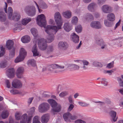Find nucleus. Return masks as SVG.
Returning a JSON list of instances; mask_svg holds the SVG:
<instances>
[{
    "label": "nucleus",
    "mask_w": 123,
    "mask_h": 123,
    "mask_svg": "<svg viewBox=\"0 0 123 123\" xmlns=\"http://www.w3.org/2000/svg\"><path fill=\"white\" fill-rule=\"evenodd\" d=\"M54 18L57 26H56L48 25L45 29V31L48 35L47 38L48 43H50L53 41L54 39V35L59 29H61L62 25L61 22L62 18L59 12H57L55 13Z\"/></svg>",
    "instance_id": "f257e3e1"
},
{
    "label": "nucleus",
    "mask_w": 123,
    "mask_h": 123,
    "mask_svg": "<svg viewBox=\"0 0 123 123\" xmlns=\"http://www.w3.org/2000/svg\"><path fill=\"white\" fill-rule=\"evenodd\" d=\"M48 102L52 107V111L54 115L56 114V113L60 112L61 110V107L60 105H57V102L54 100L49 99L48 100Z\"/></svg>",
    "instance_id": "f03ea898"
},
{
    "label": "nucleus",
    "mask_w": 123,
    "mask_h": 123,
    "mask_svg": "<svg viewBox=\"0 0 123 123\" xmlns=\"http://www.w3.org/2000/svg\"><path fill=\"white\" fill-rule=\"evenodd\" d=\"M37 22L38 25L45 28L46 22L44 15L43 14L38 15L37 19Z\"/></svg>",
    "instance_id": "7ed1b4c3"
},
{
    "label": "nucleus",
    "mask_w": 123,
    "mask_h": 123,
    "mask_svg": "<svg viewBox=\"0 0 123 123\" xmlns=\"http://www.w3.org/2000/svg\"><path fill=\"white\" fill-rule=\"evenodd\" d=\"M24 11L29 16H33L36 14L35 8L32 6L28 5L27 6L25 7Z\"/></svg>",
    "instance_id": "20e7f679"
},
{
    "label": "nucleus",
    "mask_w": 123,
    "mask_h": 123,
    "mask_svg": "<svg viewBox=\"0 0 123 123\" xmlns=\"http://www.w3.org/2000/svg\"><path fill=\"white\" fill-rule=\"evenodd\" d=\"M27 54L26 52L23 48L20 49L19 55L18 56L15 60V63H18L22 61L24 59Z\"/></svg>",
    "instance_id": "39448f33"
},
{
    "label": "nucleus",
    "mask_w": 123,
    "mask_h": 123,
    "mask_svg": "<svg viewBox=\"0 0 123 123\" xmlns=\"http://www.w3.org/2000/svg\"><path fill=\"white\" fill-rule=\"evenodd\" d=\"M38 45L39 49L42 51L45 50L47 46L46 40L43 38L40 39L38 40Z\"/></svg>",
    "instance_id": "423d86ee"
},
{
    "label": "nucleus",
    "mask_w": 123,
    "mask_h": 123,
    "mask_svg": "<svg viewBox=\"0 0 123 123\" xmlns=\"http://www.w3.org/2000/svg\"><path fill=\"white\" fill-rule=\"evenodd\" d=\"M15 116V118L16 120H18L20 119L21 120L20 123H26L27 118L28 119L27 123H31L32 116Z\"/></svg>",
    "instance_id": "0eeeda50"
},
{
    "label": "nucleus",
    "mask_w": 123,
    "mask_h": 123,
    "mask_svg": "<svg viewBox=\"0 0 123 123\" xmlns=\"http://www.w3.org/2000/svg\"><path fill=\"white\" fill-rule=\"evenodd\" d=\"M50 105L47 103H43L40 104L38 107V111L41 113H44L48 111Z\"/></svg>",
    "instance_id": "6e6552de"
},
{
    "label": "nucleus",
    "mask_w": 123,
    "mask_h": 123,
    "mask_svg": "<svg viewBox=\"0 0 123 123\" xmlns=\"http://www.w3.org/2000/svg\"><path fill=\"white\" fill-rule=\"evenodd\" d=\"M64 67L63 66L59 65L56 64H54L51 65L50 68V70L52 72L57 73L59 72V71L57 69H63Z\"/></svg>",
    "instance_id": "1a4fd4ad"
},
{
    "label": "nucleus",
    "mask_w": 123,
    "mask_h": 123,
    "mask_svg": "<svg viewBox=\"0 0 123 123\" xmlns=\"http://www.w3.org/2000/svg\"><path fill=\"white\" fill-rule=\"evenodd\" d=\"M98 6L96 3L92 2L90 3L88 6L87 9L89 11L91 12H94L96 10Z\"/></svg>",
    "instance_id": "9d476101"
},
{
    "label": "nucleus",
    "mask_w": 123,
    "mask_h": 123,
    "mask_svg": "<svg viewBox=\"0 0 123 123\" xmlns=\"http://www.w3.org/2000/svg\"><path fill=\"white\" fill-rule=\"evenodd\" d=\"M24 69L22 67H20L17 69L16 71V75L17 77L21 79L23 77V74L24 73Z\"/></svg>",
    "instance_id": "9b49d317"
},
{
    "label": "nucleus",
    "mask_w": 123,
    "mask_h": 123,
    "mask_svg": "<svg viewBox=\"0 0 123 123\" xmlns=\"http://www.w3.org/2000/svg\"><path fill=\"white\" fill-rule=\"evenodd\" d=\"M15 70L13 68H10L7 69L6 72L7 75L10 78H12L14 77Z\"/></svg>",
    "instance_id": "f8f14e48"
},
{
    "label": "nucleus",
    "mask_w": 123,
    "mask_h": 123,
    "mask_svg": "<svg viewBox=\"0 0 123 123\" xmlns=\"http://www.w3.org/2000/svg\"><path fill=\"white\" fill-rule=\"evenodd\" d=\"M12 86L15 88H19L22 87V84L21 82L17 79H15L12 82Z\"/></svg>",
    "instance_id": "ddd939ff"
},
{
    "label": "nucleus",
    "mask_w": 123,
    "mask_h": 123,
    "mask_svg": "<svg viewBox=\"0 0 123 123\" xmlns=\"http://www.w3.org/2000/svg\"><path fill=\"white\" fill-rule=\"evenodd\" d=\"M58 46L59 49L65 50L68 47V45L66 42L61 41L59 43Z\"/></svg>",
    "instance_id": "4468645a"
},
{
    "label": "nucleus",
    "mask_w": 123,
    "mask_h": 123,
    "mask_svg": "<svg viewBox=\"0 0 123 123\" xmlns=\"http://www.w3.org/2000/svg\"><path fill=\"white\" fill-rule=\"evenodd\" d=\"M12 16H11V18H10L9 19L11 20H13L15 21H18L21 17L19 13L17 12L13 13Z\"/></svg>",
    "instance_id": "2eb2a0df"
},
{
    "label": "nucleus",
    "mask_w": 123,
    "mask_h": 123,
    "mask_svg": "<svg viewBox=\"0 0 123 123\" xmlns=\"http://www.w3.org/2000/svg\"><path fill=\"white\" fill-rule=\"evenodd\" d=\"M102 11L105 13H109L112 12L111 7L107 5H104L102 7Z\"/></svg>",
    "instance_id": "dca6fc26"
},
{
    "label": "nucleus",
    "mask_w": 123,
    "mask_h": 123,
    "mask_svg": "<svg viewBox=\"0 0 123 123\" xmlns=\"http://www.w3.org/2000/svg\"><path fill=\"white\" fill-rule=\"evenodd\" d=\"M14 43L13 41L11 40H8L6 43V46L8 50L12 49H15L13 46Z\"/></svg>",
    "instance_id": "f3484780"
},
{
    "label": "nucleus",
    "mask_w": 123,
    "mask_h": 123,
    "mask_svg": "<svg viewBox=\"0 0 123 123\" xmlns=\"http://www.w3.org/2000/svg\"><path fill=\"white\" fill-rule=\"evenodd\" d=\"M32 51L33 53L34 56H41L39 52L37 51V48L36 44H35L33 46L32 49Z\"/></svg>",
    "instance_id": "a211bd4d"
},
{
    "label": "nucleus",
    "mask_w": 123,
    "mask_h": 123,
    "mask_svg": "<svg viewBox=\"0 0 123 123\" xmlns=\"http://www.w3.org/2000/svg\"><path fill=\"white\" fill-rule=\"evenodd\" d=\"M63 118L67 122H70L71 120H74L77 118L76 116H63Z\"/></svg>",
    "instance_id": "6ab92c4d"
},
{
    "label": "nucleus",
    "mask_w": 123,
    "mask_h": 123,
    "mask_svg": "<svg viewBox=\"0 0 123 123\" xmlns=\"http://www.w3.org/2000/svg\"><path fill=\"white\" fill-rule=\"evenodd\" d=\"M71 38L72 39L73 41L75 43H77L79 42V37L74 33H73L71 36Z\"/></svg>",
    "instance_id": "aec40b11"
},
{
    "label": "nucleus",
    "mask_w": 123,
    "mask_h": 123,
    "mask_svg": "<svg viewBox=\"0 0 123 123\" xmlns=\"http://www.w3.org/2000/svg\"><path fill=\"white\" fill-rule=\"evenodd\" d=\"M90 25L92 28L98 29L100 27V22L98 21H93L91 23Z\"/></svg>",
    "instance_id": "412c9836"
},
{
    "label": "nucleus",
    "mask_w": 123,
    "mask_h": 123,
    "mask_svg": "<svg viewBox=\"0 0 123 123\" xmlns=\"http://www.w3.org/2000/svg\"><path fill=\"white\" fill-rule=\"evenodd\" d=\"M62 14L65 18H69L71 17L72 13L70 11L67 10L63 12Z\"/></svg>",
    "instance_id": "4be33fe9"
},
{
    "label": "nucleus",
    "mask_w": 123,
    "mask_h": 123,
    "mask_svg": "<svg viewBox=\"0 0 123 123\" xmlns=\"http://www.w3.org/2000/svg\"><path fill=\"white\" fill-rule=\"evenodd\" d=\"M12 12V9L11 7H9L8 8L7 11L6 9V12H5L7 14L9 19L11 18V16H12L13 15Z\"/></svg>",
    "instance_id": "5701e85b"
},
{
    "label": "nucleus",
    "mask_w": 123,
    "mask_h": 123,
    "mask_svg": "<svg viewBox=\"0 0 123 123\" xmlns=\"http://www.w3.org/2000/svg\"><path fill=\"white\" fill-rule=\"evenodd\" d=\"M64 28L66 31L68 32L72 29V27L69 23H66L64 25Z\"/></svg>",
    "instance_id": "b1692460"
},
{
    "label": "nucleus",
    "mask_w": 123,
    "mask_h": 123,
    "mask_svg": "<svg viewBox=\"0 0 123 123\" xmlns=\"http://www.w3.org/2000/svg\"><path fill=\"white\" fill-rule=\"evenodd\" d=\"M107 19L111 21H113L115 19V15L112 13L108 14L107 15Z\"/></svg>",
    "instance_id": "393cba45"
},
{
    "label": "nucleus",
    "mask_w": 123,
    "mask_h": 123,
    "mask_svg": "<svg viewBox=\"0 0 123 123\" xmlns=\"http://www.w3.org/2000/svg\"><path fill=\"white\" fill-rule=\"evenodd\" d=\"M22 42L23 43H26L29 42L30 40V37L28 36H25L22 37L21 39Z\"/></svg>",
    "instance_id": "a878e982"
},
{
    "label": "nucleus",
    "mask_w": 123,
    "mask_h": 123,
    "mask_svg": "<svg viewBox=\"0 0 123 123\" xmlns=\"http://www.w3.org/2000/svg\"><path fill=\"white\" fill-rule=\"evenodd\" d=\"M6 19L5 13L2 11H0V21L2 22L5 21Z\"/></svg>",
    "instance_id": "bb28decb"
},
{
    "label": "nucleus",
    "mask_w": 123,
    "mask_h": 123,
    "mask_svg": "<svg viewBox=\"0 0 123 123\" xmlns=\"http://www.w3.org/2000/svg\"><path fill=\"white\" fill-rule=\"evenodd\" d=\"M10 50V53L9 55V60L13 57L15 55V49H12Z\"/></svg>",
    "instance_id": "cd10ccee"
},
{
    "label": "nucleus",
    "mask_w": 123,
    "mask_h": 123,
    "mask_svg": "<svg viewBox=\"0 0 123 123\" xmlns=\"http://www.w3.org/2000/svg\"><path fill=\"white\" fill-rule=\"evenodd\" d=\"M49 119V116H42L41 118V121L42 123H47Z\"/></svg>",
    "instance_id": "c85d7f7f"
},
{
    "label": "nucleus",
    "mask_w": 123,
    "mask_h": 123,
    "mask_svg": "<svg viewBox=\"0 0 123 123\" xmlns=\"http://www.w3.org/2000/svg\"><path fill=\"white\" fill-rule=\"evenodd\" d=\"M31 31L32 35L35 37H36L38 35V32L37 30L34 28L31 29Z\"/></svg>",
    "instance_id": "c756f323"
},
{
    "label": "nucleus",
    "mask_w": 123,
    "mask_h": 123,
    "mask_svg": "<svg viewBox=\"0 0 123 123\" xmlns=\"http://www.w3.org/2000/svg\"><path fill=\"white\" fill-rule=\"evenodd\" d=\"M85 18L87 20L90 21L93 20V17L91 14L88 13L86 14Z\"/></svg>",
    "instance_id": "7c9ffc66"
},
{
    "label": "nucleus",
    "mask_w": 123,
    "mask_h": 123,
    "mask_svg": "<svg viewBox=\"0 0 123 123\" xmlns=\"http://www.w3.org/2000/svg\"><path fill=\"white\" fill-rule=\"evenodd\" d=\"M100 46H101V49H104V50H106L107 48V45L104 42L102 39H100Z\"/></svg>",
    "instance_id": "2f4dec72"
},
{
    "label": "nucleus",
    "mask_w": 123,
    "mask_h": 123,
    "mask_svg": "<svg viewBox=\"0 0 123 123\" xmlns=\"http://www.w3.org/2000/svg\"><path fill=\"white\" fill-rule=\"evenodd\" d=\"M31 19L30 18H25L23 19L21 22L22 24L24 25H25L31 21Z\"/></svg>",
    "instance_id": "473e14b6"
},
{
    "label": "nucleus",
    "mask_w": 123,
    "mask_h": 123,
    "mask_svg": "<svg viewBox=\"0 0 123 123\" xmlns=\"http://www.w3.org/2000/svg\"><path fill=\"white\" fill-rule=\"evenodd\" d=\"M39 6L40 8L43 9H46L48 7L47 5L44 2H42L39 4Z\"/></svg>",
    "instance_id": "72a5a7b5"
},
{
    "label": "nucleus",
    "mask_w": 123,
    "mask_h": 123,
    "mask_svg": "<svg viewBox=\"0 0 123 123\" xmlns=\"http://www.w3.org/2000/svg\"><path fill=\"white\" fill-rule=\"evenodd\" d=\"M47 53L49 54L52 52L54 50V48L53 46L49 45L47 46Z\"/></svg>",
    "instance_id": "f704fd0d"
},
{
    "label": "nucleus",
    "mask_w": 123,
    "mask_h": 123,
    "mask_svg": "<svg viewBox=\"0 0 123 123\" xmlns=\"http://www.w3.org/2000/svg\"><path fill=\"white\" fill-rule=\"evenodd\" d=\"M35 109V107H34L31 108L27 112L28 115H33L34 113Z\"/></svg>",
    "instance_id": "c9c22d12"
},
{
    "label": "nucleus",
    "mask_w": 123,
    "mask_h": 123,
    "mask_svg": "<svg viewBox=\"0 0 123 123\" xmlns=\"http://www.w3.org/2000/svg\"><path fill=\"white\" fill-rule=\"evenodd\" d=\"M104 24L106 26L109 27L112 26L114 25V23L113 22H108L106 20L104 21Z\"/></svg>",
    "instance_id": "e433bc0d"
},
{
    "label": "nucleus",
    "mask_w": 123,
    "mask_h": 123,
    "mask_svg": "<svg viewBox=\"0 0 123 123\" xmlns=\"http://www.w3.org/2000/svg\"><path fill=\"white\" fill-rule=\"evenodd\" d=\"M38 116H35L34 117L32 123H41Z\"/></svg>",
    "instance_id": "4c0bfd02"
},
{
    "label": "nucleus",
    "mask_w": 123,
    "mask_h": 123,
    "mask_svg": "<svg viewBox=\"0 0 123 123\" xmlns=\"http://www.w3.org/2000/svg\"><path fill=\"white\" fill-rule=\"evenodd\" d=\"M82 29V27L80 25H78L75 27V31L78 33L81 32Z\"/></svg>",
    "instance_id": "58836bf2"
},
{
    "label": "nucleus",
    "mask_w": 123,
    "mask_h": 123,
    "mask_svg": "<svg viewBox=\"0 0 123 123\" xmlns=\"http://www.w3.org/2000/svg\"><path fill=\"white\" fill-rule=\"evenodd\" d=\"M28 63L29 64H30L33 67L36 65V61L33 59L29 60L28 61Z\"/></svg>",
    "instance_id": "ea45409f"
},
{
    "label": "nucleus",
    "mask_w": 123,
    "mask_h": 123,
    "mask_svg": "<svg viewBox=\"0 0 123 123\" xmlns=\"http://www.w3.org/2000/svg\"><path fill=\"white\" fill-rule=\"evenodd\" d=\"M7 64V61L5 60L2 61L0 63V67L2 68L6 67Z\"/></svg>",
    "instance_id": "a19ab883"
},
{
    "label": "nucleus",
    "mask_w": 123,
    "mask_h": 123,
    "mask_svg": "<svg viewBox=\"0 0 123 123\" xmlns=\"http://www.w3.org/2000/svg\"><path fill=\"white\" fill-rule=\"evenodd\" d=\"M78 18L76 16H74L72 18L71 20L72 23L73 24L75 25L78 22Z\"/></svg>",
    "instance_id": "79ce46f5"
},
{
    "label": "nucleus",
    "mask_w": 123,
    "mask_h": 123,
    "mask_svg": "<svg viewBox=\"0 0 123 123\" xmlns=\"http://www.w3.org/2000/svg\"><path fill=\"white\" fill-rule=\"evenodd\" d=\"M78 104L79 105L83 107H88L90 105L89 104L85 102H79Z\"/></svg>",
    "instance_id": "37998d69"
},
{
    "label": "nucleus",
    "mask_w": 123,
    "mask_h": 123,
    "mask_svg": "<svg viewBox=\"0 0 123 123\" xmlns=\"http://www.w3.org/2000/svg\"><path fill=\"white\" fill-rule=\"evenodd\" d=\"M1 51H0V57L2 56L5 53V49L2 46L0 47Z\"/></svg>",
    "instance_id": "c03bdc74"
},
{
    "label": "nucleus",
    "mask_w": 123,
    "mask_h": 123,
    "mask_svg": "<svg viewBox=\"0 0 123 123\" xmlns=\"http://www.w3.org/2000/svg\"><path fill=\"white\" fill-rule=\"evenodd\" d=\"M68 92L67 91H64L60 93L59 96L61 97H63L68 95Z\"/></svg>",
    "instance_id": "a18cd8bd"
},
{
    "label": "nucleus",
    "mask_w": 123,
    "mask_h": 123,
    "mask_svg": "<svg viewBox=\"0 0 123 123\" xmlns=\"http://www.w3.org/2000/svg\"><path fill=\"white\" fill-rule=\"evenodd\" d=\"M101 83L104 86H107L108 85V82L106 80L105 78H102L101 79Z\"/></svg>",
    "instance_id": "49530a36"
},
{
    "label": "nucleus",
    "mask_w": 123,
    "mask_h": 123,
    "mask_svg": "<svg viewBox=\"0 0 123 123\" xmlns=\"http://www.w3.org/2000/svg\"><path fill=\"white\" fill-rule=\"evenodd\" d=\"M120 86L123 87V80L120 77H118L117 79Z\"/></svg>",
    "instance_id": "de8ad7c7"
},
{
    "label": "nucleus",
    "mask_w": 123,
    "mask_h": 123,
    "mask_svg": "<svg viewBox=\"0 0 123 123\" xmlns=\"http://www.w3.org/2000/svg\"><path fill=\"white\" fill-rule=\"evenodd\" d=\"M114 62H112L108 64L106 67V68H111L113 67Z\"/></svg>",
    "instance_id": "09e8293b"
},
{
    "label": "nucleus",
    "mask_w": 123,
    "mask_h": 123,
    "mask_svg": "<svg viewBox=\"0 0 123 123\" xmlns=\"http://www.w3.org/2000/svg\"><path fill=\"white\" fill-rule=\"evenodd\" d=\"M100 64L99 62L97 61H94L93 63V65L95 67H99Z\"/></svg>",
    "instance_id": "8fccbe9b"
},
{
    "label": "nucleus",
    "mask_w": 123,
    "mask_h": 123,
    "mask_svg": "<svg viewBox=\"0 0 123 123\" xmlns=\"http://www.w3.org/2000/svg\"><path fill=\"white\" fill-rule=\"evenodd\" d=\"M11 93L13 94H16L19 93V92L17 90L12 89L10 91Z\"/></svg>",
    "instance_id": "3c124183"
},
{
    "label": "nucleus",
    "mask_w": 123,
    "mask_h": 123,
    "mask_svg": "<svg viewBox=\"0 0 123 123\" xmlns=\"http://www.w3.org/2000/svg\"><path fill=\"white\" fill-rule=\"evenodd\" d=\"M6 87L8 88H10L11 87V84L9 80H6Z\"/></svg>",
    "instance_id": "603ef678"
},
{
    "label": "nucleus",
    "mask_w": 123,
    "mask_h": 123,
    "mask_svg": "<svg viewBox=\"0 0 123 123\" xmlns=\"http://www.w3.org/2000/svg\"><path fill=\"white\" fill-rule=\"evenodd\" d=\"M72 95H70L68 97V99L69 103L71 104H74V101L72 99Z\"/></svg>",
    "instance_id": "864d4df0"
},
{
    "label": "nucleus",
    "mask_w": 123,
    "mask_h": 123,
    "mask_svg": "<svg viewBox=\"0 0 123 123\" xmlns=\"http://www.w3.org/2000/svg\"><path fill=\"white\" fill-rule=\"evenodd\" d=\"M9 112L8 111L4 110L2 111L1 115H9Z\"/></svg>",
    "instance_id": "5fc2aeb1"
},
{
    "label": "nucleus",
    "mask_w": 123,
    "mask_h": 123,
    "mask_svg": "<svg viewBox=\"0 0 123 123\" xmlns=\"http://www.w3.org/2000/svg\"><path fill=\"white\" fill-rule=\"evenodd\" d=\"M73 104H71L69 106V107L68 109V111L70 112L72 110L73 108L74 107V106L73 105Z\"/></svg>",
    "instance_id": "6e6d98bb"
},
{
    "label": "nucleus",
    "mask_w": 123,
    "mask_h": 123,
    "mask_svg": "<svg viewBox=\"0 0 123 123\" xmlns=\"http://www.w3.org/2000/svg\"><path fill=\"white\" fill-rule=\"evenodd\" d=\"M71 66L73 67L74 70L78 69L80 68L79 66L75 64H72Z\"/></svg>",
    "instance_id": "4d7b16f0"
},
{
    "label": "nucleus",
    "mask_w": 123,
    "mask_h": 123,
    "mask_svg": "<svg viewBox=\"0 0 123 123\" xmlns=\"http://www.w3.org/2000/svg\"><path fill=\"white\" fill-rule=\"evenodd\" d=\"M109 114L110 115H116L117 113L115 111L111 110Z\"/></svg>",
    "instance_id": "13d9d810"
},
{
    "label": "nucleus",
    "mask_w": 123,
    "mask_h": 123,
    "mask_svg": "<svg viewBox=\"0 0 123 123\" xmlns=\"http://www.w3.org/2000/svg\"><path fill=\"white\" fill-rule=\"evenodd\" d=\"M34 98L32 97L29 98L28 99L27 101V103L29 105H30L31 103L32 100Z\"/></svg>",
    "instance_id": "bf43d9fd"
},
{
    "label": "nucleus",
    "mask_w": 123,
    "mask_h": 123,
    "mask_svg": "<svg viewBox=\"0 0 123 123\" xmlns=\"http://www.w3.org/2000/svg\"><path fill=\"white\" fill-rule=\"evenodd\" d=\"M75 123H86V122L80 119L76 120Z\"/></svg>",
    "instance_id": "052dcab7"
},
{
    "label": "nucleus",
    "mask_w": 123,
    "mask_h": 123,
    "mask_svg": "<svg viewBox=\"0 0 123 123\" xmlns=\"http://www.w3.org/2000/svg\"><path fill=\"white\" fill-rule=\"evenodd\" d=\"M95 43L96 44L98 45H100V40L99 38H98L97 37H96L95 38Z\"/></svg>",
    "instance_id": "680f3d73"
},
{
    "label": "nucleus",
    "mask_w": 123,
    "mask_h": 123,
    "mask_svg": "<svg viewBox=\"0 0 123 123\" xmlns=\"http://www.w3.org/2000/svg\"><path fill=\"white\" fill-rule=\"evenodd\" d=\"M21 28L20 27H17L14 28V30L18 31H20L22 30Z\"/></svg>",
    "instance_id": "e2e57ef3"
},
{
    "label": "nucleus",
    "mask_w": 123,
    "mask_h": 123,
    "mask_svg": "<svg viewBox=\"0 0 123 123\" xmlns=\"http://www.w3.org/2000/svg\"><path fill=\"white\" fill-rule=\"evenodd\" d=\"M22 115V113L20 112H16L15 114V115Z\"/></svg>",
    "instance_id": "0e129e2a"
},
{
    "label": "nucleus",
    "mask_w": 123,
    "mask_h": 123,
    "mask_svg": "<svg viewBox=\"0 0 123 123\" xmlns=\"http://www.w3.org/2000/svg\"><path fill=\"white\" fill-rule=\"evenodd\" d=\"M83 64L84 65H88L89 63V62L86 61H84L83 62Z\"/></svg>",
    "instance_id": "69168bd1"
},
{
    "label": "nucleus",
    "mask_w": 123,
    "mask_h": 123,
    "mask_svg": "<svg viewBox=\"0 0 123 123\" xmlns=\"http://www.w3.org/2000/svg\"><path fill=\"white\" fill-rule=\"evenodd\" d=\"M113 72V71L112 70H107V73L108 74L110 75H111L112 73Z\"/></svg>",
    "instance_id": "338daca9"
},
{
    "label": "nucleus",
    "mask_w": 123,
    "mask_h": 123,
    "mask_svg": "<svg viewBox=\"0 0 123 123\" xmlns=\"http://www.w3.org/2000/svg\"><path fill=\"white\" fill-rule=\"evenodd\" d=\"M112 118L113 121L115 122L116 121L117 117H116V116H112Z\"/></svg>",
    "instance_id": "774afa93"
}]
</instances>
